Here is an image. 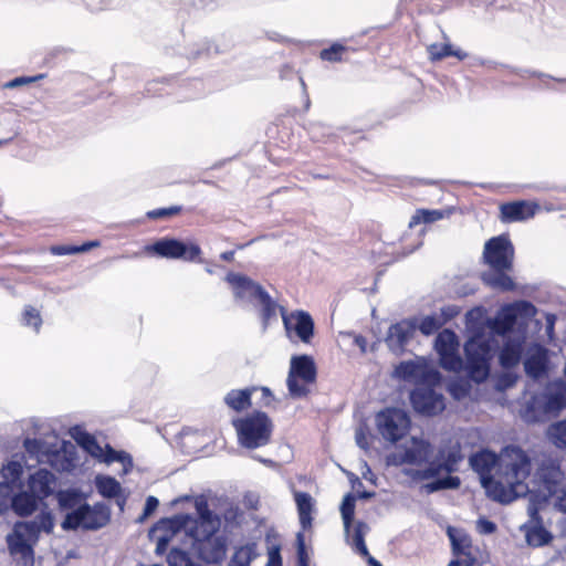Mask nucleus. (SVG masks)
<instances>
[{"label": "nucleus", "mask_w": 566, "mask_h": 566, "mask_svg": "<svg viewBox=\"0 0 566 566\" xmlns=\"http://www.w3.org/2000/svg\"><path fill=\"white\" fill-rule=\"evenodd\" d=\"M524 352V338L507 337L499 353V364L504 369L517 366Z\"/></svg>", "instance_id": "obj_22"}, {"label": "nucleus", "mask_w": 566, "mask_h": 566, "mask_svg": "<svg viewBox=\"0 0 566 566\" xmlns=\"http://www.w3.org/2000/svg\"><path fill=\"white\" fill-rule=\"evenodd\" d=\"M296 558L298 565L308 566L310 556L307 554L304 535L301 532L296 535Z\"/></svg>", "instance_id": "obj_55"}, {"label": "nucleus", "mask_w": 566, "mask_h": 566, "mask_svg": "<svg viewBox=\"0 0 566 566\" xmlns=\"http://www.w3.org/2000/svg\"><path fill=\"white\" fill-rule=\"evenodd\" d=\"M14 528H19L20 532H23L27 538H36L41 533V530L33 520L28 522H18L15 523Z\"/></svg>", "instance_id": "obj_57"}, {"label": "nucleus", "mask_w": 566, "mask_h": 566, "mask_svg": "<svg viewBox=\"0 0 566 566\" xmlns=\"http://www.w3.org/2000/svg\"><path fill=\"white\" fill-rule=\"evenodd\" d=\"M233 426L238 433L239 443L245 449L262 448L271 441L273 423L270 417L263 411L252 413L237 419Z\"/></svg>", "instance_id": "obj_4"}, {"label": "nucleus", "mask_w": 566, "mask_h": 566, "mask_svg": "<svg viewBox=\"0 0 566 566\" xmlns=\"http://www.w3.org/2000/svg\"><path fill=\"white\" fill-rule=\"evenodd\" d=\"M548 350L542 345H534L524 360L525 374L535 380L544 377L548 370Z\"/></svg>", "instance_id": "obj_19"}, {"label": "nucleus", "mask_w": 566, "mask_h": 566, "mask_svg": "<svg viewBox=\"0 0 566 566\" xmlns=\"http://www.w3.org/2000/svg\"><path fill=\"white\" fill-rule=\"evenodd\" d=\"M146 251L164 259H181L196 261L201 249L196 243H186L176 238L164 237L146 247Z\"/></svg>", "instance_id": "obj_10"}, {"label": "nucleus", "mask_w": 566, "mask_h": 566, "mask_svg": "<svg viewBox=\"0 0 566 566\" xmlns=\"http://www.w3.org/2000/svg\"><path fill=\"white\" fill-rule=\"evenodd\" d=\"M515 249L509 235L500 234L484 243L483 261L489 266L481 273L482 282L496 291L507 292L515 289L509 272L513 270Z\"/></svg>", "instance_id": "obj_2"}, {"label": "nucleus", "mask_w": 566, "mask_h": 566, "mask_svg": "<svg viewBox=\"0 0 566 566\" xmlns=\"http://www.w3.org/2000/svg\"><path fill=\"white\" fill-rule=\"evenodd\" d=\"M23 447L31 457L39 458L41 455H48L51 452L48 443L42 439L27 438L23 441Z\"/></svg>", "instance_id": "obj_45"}, {"label": "nucleus", "mask_w": 566, "mask_h": 566, "mask_svg": "<svg viewBox=\"0 0 566 566\" xmlns=\"http://www.w3.org/2000/svg\"><path fill=\"white\" fill-rule=\"evenodd\" d=\"M439 364L447 371L458 373L464 368V363L459 354V349L439 355Z\"/></svg>", "instance_id": "obj_43"}, {"label": "nucleus", "mask_w": 566, "mask_h": 566, "mask_svg": "<svg viewBox=\"0 0 566 566\" xmlns=\"http://www.w3.org/2000/svg\"><path fill=\"white\" fill-rule=\"evenodd\" d=\"M463 558L453 559L449 563L448 566H475L476 565V558L472 555L471 552L465 553L461 555Z\"/></svg>", "instance_id": "obj_63"}, {"label": "nucleus", "mask_w": 566, "mask_h": 566, "mask_svg": "<svg viewBox=\"0 0 566 566\" xmlns=\"http://www.w3.org/2000/svg\"><path fill=\"white\" fill-rule=\"evenodd\" d=\"M106 463L119 462L124 467V473H128L133 468V458L125 451H117L111 446H106V452L104 455Z\"/></svg>", "instance_id": "obj_42"}, {"label": "nucleus", "mask_w": 566, "mask_h": 566, "mask_svg": "<svg viewBox=\"0 0 566 566\" xmlns=\"http://www.w3.org/2000/svg\"><path fill=\"white\" fill-rule=\"evenodd\" d=\"M432 454L433 447L428 440L412 437L410 439V443L405 446L402 451L398 453V464H429V460Z\"/></svg>", "instance_id": "obj_18"}, {"label": "nucleus", "mask_w": 566, "mask_h": 566, "mask_svg": "<svg viewBox=\"0 0 566 566\" xmlns=\"http://www.w3.org/2000/svg\"><path fill=\"white\" fill-rule=\"evenodd\" d=\"M22 473L23 468L18 461H10L2 468V475L6 480L4 482H9L13 486L20 480Z\"/></svg>", "instance_id": "obj_47"}, {"label": "nucleus", "mask_w": 566, "mask_h": 566, "mask_svg": "<svg viewBox=\"0 0 566 566\" xmlns=\"http://www.w3.org/2000/svg\"><path fill=\"white\" fill-rule=\"evenodd\" d=\"M463 350L468 377L475 384L484 382L491 373L493 340L476 333L465 342Z\"/></svg>", "instance_id": "obj_3"}, {"label": "nucleus", "mask_w": 566, "mask_h": 566, "mask_svg": "<svg viewBox=\"0 0 566 566\" xmlns=\"http://www.w3.org/2000/svg\"><path fill=\"white\" fill-rule=\"evenodd\" d=\"M158 505H159L158 499L153 495H149L146 499V502H145V505L143 509V515L140 516L139 520L142 521L144 518L149 517L157 510Z\"/></svg>", "instance_id": "obj_62"}, {"label": "nucleus", "mask_w": 566, "mask_h": 566, "mask_svg": "<svg viewBox=\"0 0 566 566\" xmlns=\"http://www.w3.org/2000/svg\"><path fill=\"white\" fill-rule=\"evenodd\" d=\"M256 300L261 305V319L263 331H265L271 322L276 319V310L279 308V305L266 291L261 293Z\"/></svg>", "instance_id": "obj_35"}, {"label": "nucleus", "mask_w": 566, "mask_h": 566, "mask_svg": "<svg viewBox=\"0 0 566 566\" xmlns=\"http://www.w3.org/2000/svg\"><path fill=\"white\" fill-rule=\"evenodd\" d=\"M418 327V317L403 318L390 325L385 338L388 348L395 354H402L412 339Z\"/></svg>", "instance_id": "obj_15"}, {"label": "nucleus", "mask_w": 566, "mask_h": 566, "mask_svg": "<svg viewBox=\"0 0 566 566\" xmlns=\"http://www.w3.org/2000/svg\"><path fill=\"white\" fill-rule=\"evenodd\" d=\"M507 305L512 308L516 319L518 317L532 318L536 314V307L528 301H517Z\"/></svg>", "instance_id": "obj_48"}, {"label": "nucleus", "mask_w": 566, "mask_h": 566, "mask_svg": "<svg viewBox=\"0 0 566 566\" xmlns=\"http://www.w3.org/2000/svg\"><path fill=\"white\" fill-rule=\"evenodd\" d=\"M532 472L530 455L517 446L506 447L496 469L497 489L492 500L501 504H509L514 500L525 496L528 492L526 480Z\"/></svg>", "instance_id": "obj_1"}, {"label": "nucleus", "mask_w": 566, "mask_h": 566, "mask_svg": "<svg viewBox=\"0 0 566 566\" xmlns=\"http://www.w3.org/2000/svg\"><path fill=\"white\" fill-rule=\"evenodd\" d=\"M193 548L198 557L207 564H220L227 554V541L223 536L193 535Z\"/></svg>", "instance_id": "obj_13"}, {"label": "nucleus", "mask_w": 566, "mask_h": 566, "mask_svg": "<svg viewBox=\"0 0 566 566\" xmlns=\"http://www.w3.org/2000/svg\"><path fill=\"white\" fill-rule=\"evenodd\" d=\"M546 434L556 448L566 450V418L549 424Z\"/></svg>", "instance_id": "obj_40"}, {"label": "nucleus", "mask_w": 566, "mask_h": 566, "mask_svg": "<svg viewBox=\"0 0 566 566\" xmlns=\"http://www.w3.org/2000/svg\"><path fill=\"white\" fill-rule=\"evenodd\" d=\"M410 402L416 412L436 416L444 410L443 396L430 387H417L410 392Z\"/></svg>", "instance_id": "obj_14"}, {"label": "nucleus", "mask_w": 566, "mask_h": 566, "mask_svg": "<svg viewBox=\"0 0 566 566\" xmlns=\"http://www.w3.org/2000/svg\"><path fill=\"white\" fill-rule=\"evenodd\" d=\"M535 481L549 496L556 495L564 480V473L558 461L544 459L535 472Z\"/></svg>", "instance_id": "obj_17"}, {"label": "nucleus", "mask_w": 566, "mask_h": 566, "mask_svg": "<svg viewBox=\"0 0 566 566\" xmlns=\"http://www.w3.org/2000/svg\"><path fill=\"white\" fill-rule=\"evenodd\" d=\"M516 325L515 314L512 313V308L509 305L502 306L496 315L489 319L488 326L490 331L497 336L505 337L509 335Z\"/></svg>", "instance_id": "obj_24"}, {"label": "nucleus", "mask_w": 566, "mask_h": 566, "mask_svg": "<svg viewBox=\"0 0 566 566\" xmlns=\"http://www.w3.org/2000/svg\"><path fill=\"white\" fill-rule=\"evenodd\" d=\"M500 457L489 449H482L472 453L469 458L471 469L480 476L482 488L485 490L486 496L492 500L494 491L497 489L495 484L496 478L492 475V471L499 468Z\"/></svg>", "instance_id": "obj_12"}, {"label": "nucleus", "mask_w": 566, "mask_h": 566, "mask_svg": "<svg viewBox=\"0 0 566 566\" xmlns=\"http://www.w3.org/2000/svg\"><path fill=\"white\" fill-rule=\"evenodd\" d=\"M94 484L98 494L108 500L118 497L123 491L120 483L111 475H96Z\"/></svg>", "instance_id": "obj_30"}, {"label": "nucleus", "mask_w": 566, "mask_h": 566, "mask_svg": "<svg viewBox=\"0 0 566 566\" xmlns=\"http://www.w3.org/2000/svg\"><path fill=\"white\" fill-rule=\"evenodd\" d=\"M521 531L524 532L526 543L532 547L548 545L553 539L552 533L544 527L543 523L522 525Z\"/></svg>", "instance_id": "obj_27"}, {"label": "nucleus", "mask_w": 566, "mask_h": 566, "mask_svg": "<svg viewBox=\"0 0 566 566\" xmlns=\"http://www.w3.org/2000/svg\"><path fill=\"white\" fill-rule=\"evenodd\" d=\"M73 431L76 432V434H72L76 442L85 450H87L91 454L97 455L98 452H102V448L97 443L94 436H92L88 432L80 431L78 427H74Z\"/></svg>", "instance_id": "obj_41"}, {"label": "nucleus", "mask_w": 566, "mask_h": 566, "mask_svg": "<svg viewBox=\"0 0 566 566\" xmlns=\"http://www.w3.org/2000/svg\"><path fill=\"white\" fill-rule=\"evenodd\" d=\"M376 426L385 440L396 443L407 434L410 418L402 409L386 408L376 415Z\"/></svg>", "instance_id": "obj_9"}, {"label": "nucleus", "mask_w": 566, "mask_h": 566, "mask_svg": "<svg viewBox=\"0 0 566 566\" xmlns=\"http://www.w3.org/2000/svg\"><path fill=\"white\" fill-rule=\"evenodd\" d=\"M7 544L11 555H21L23 558L32 557L33 549L23 532L14 528L7 535Z\"/></svg>", "instance_id": "obj_28"}, {"label": "nucleus", "mask_w": 566, "mask_h": 566, "mask_svg": "<svg viewBox=\"0 0 566 566\" xmlns=\"http://www.w3.org/2000/svg\"><path fill=\"white\" fill-rule=\"evenodd\" d=\"M428 53L431 61H440L447 56H450L451 44H437L433 43L428 46Z\"/></svg>", "instance_id": "obj_53"}, {"label": "nucleus", "mask_w": 566, "mask_h": 566, "mask_svg": "<svg viewBox=\"0 0 566 566\" xmlns=\"http://www.w3.org/2000/svg\"><path fill=\"white\" fill-rule=\"evenodd\" d=\"M451 210H429V209H418L416 213L411 217V220L409 221V227L413 228L417 224L420 223H432L438 220L443 219L444 217H449L451 214Z\"/></svg>", "instance_id": "obj_37"}, {"label": "nucleus", "mask_w": 566, "mask_h": 566, "mask_svg": "<svg viewBox=\"0 0 566 566\" xmlns=\"http://www.w3.org/2000/svg\"><path fill=\"white\" fill-rule=\"evenodd\" d=\"M310 134L313 139L319 142L324 137H328L332 134V132H331V127L317 123V124L311 125Z\"/></svg>", "instance_id": "obj_60"}, {"label": "nucleus", "mask_w": 566, "mask_h": 566, "mask_svg": "<svg viewBox=\"0 0 566 566\" xmlns=\"http://www.w3.org/2000/svg\"><path fill=\"white\" fill-rule=\"evenodd\" d=\"M226 281L232 286L237 300L258 298L265 290L247 275L229 272Z\"/></svg>", "instance_id": "obj_20"}, {"label": "nucleus", "mask_w": 566, "mask_h": 566, "mask_svg": "<svg viewBox=\"0 0 566 566\" xmlns=\"http://www.w3.org/2000/svg\"><path fill=\"white\" fill-rule=\"evenodd\" d=\"M111 521V509L104 502L94 505L85 502L74 511L67 512L61 526L64 531H97L106 526Z\"/></svg>", "instance_id": "obj_5"}, {"label": "nucleus", "mask_w": 566, "mask_h": 566, "mask_svg": "<svg viewBox=\"0 0 566 566\" xmlns=\"http://www.w3.org/2000/svg\"><path fill=\"white\" fill-rule=\"evenodd\" d=\"M44 74H38L35 76H19V77H14L13 80L9 81L8 83H6L4 87L7 88H15V87H20L22 85H27V84H31V83H34L39 80H42L44 78Z\"/></svg>", "instance_id": "obj_59"}, {"label": "nucleus", "mask_w": 566, "mask_h": 566, "mask_svg": "<svg viewBox=\"0 0 566 566\" xmlns=\"http://www.w3.org/2000/svg\"><path fill=\"white\" fill-rule=\"evenodd\" d=\"M22 321L24 325L32 326L35 332H39L42 325L40 312L32 306H25Z\"/></svg>", "instance_id": "obj_50"}, {"label": "nucleus", "mask_w": 566, "mask_h": 566, "mask_svg": "<svg viewBox=\"0 0 566 566\" xmlns=\"http://www.w3.org/2000/svg\"><path fill=\"white\" fill-rule=\"evenodd\" d=\"M282 321L286 333L294 332L296 337L304 344H310L314 336V321L305 311H294L286 314L284 307H280Z\"/></svg>", "instance_id": "obj_16"}, {"label": "nucleus", "mask_w": 566, "mask_h": 566, "mask_svg": "<svg viewBox=\"0 0 566 566\" xmlns=\"http://www.w3.org/2000/svg\"><path fill=\"white\" fill-rule=\"evenodd\" d=\"M539 509H541V501L537 500V496H532L530 499V502L527 505L528 521L526 523H524L523 525L542 524L543 520L539 515Z\"/></svg>", "instance_id": "obj_51"}, {"label": "nucleus", "mask_w": 566, "mask_h": 566, "mask_svg": "<svg viewBox=\"0 0 566 566\" xmlns=\"http://www.w3.org/2000/svg\"><path fill=\"white\" fill-rule=\"evenodd\" d=\"M448 391L455 400H461L469 396L471 384L462 378L454 379L449 382Z\"/></svg>", "instance_id": "obj_46"}, {"label": "nucleus", "mask_w": 566, "mask_h": 566, "mask_svg": "<svg viewBox=\"0 0 566 566\" xmlns=\"http://www.w3.org/2000/svg\"><path fill=\"white\" fill-rule=\"evenodd\" d=\"M356 497L353 493L344 496L340 504V515L344 524V532L348 535L355 518Z\"/></svg>", "instance_id": "obj_39"}, {"label": "nucleus", "mask_w": 566, "mask_h": 566, "mask_svg": "<svg viewBox=\"0 0 566 566\" xmlns=\"http://www.w3.org/2000/svg\"><path fill=\"white\" fill-rule=\"evenodd\" d=\"M538 206L536 203L518 200L501 205V220L503 222L524 221L534 217Z\"/></svg>", "instance_id": "obj_21"}, {"label": "nucleus", "mask_w": 566, "mask_h": 566, "mask_svg": "<svg viewBox=\"0 0 566 566\" xmlns=\"http://www.w3.org/2000/svg\"><path fill=\"white\" fill-rule=\"evenodd\" d=\"M33 521L36 523L41 532L50 534L54 527V517L51 512L42 511Z\"/></svg>", "instance_id": "obj_54"}, {"label": "nucleus", "mask_w": 566, "mask_h": 566, "mask_svg": "<svg viewBox=\"0 0 566 566\" xmlns=\"http://www.w3.org/2000/svg\"><path fill=\"white\" fill-rule=\"evenodd\" d=\"M55 475L48 469H39L29 478V489L41 501L49 497L53 493V484Z\"/></svg>", "instance_id": "obj_23"}, {"label": "nucleus", "mask_w": 566, "mask_h": 566, "mask_svg": "<svg viewBox=\"0 0 566 566\" xmlns=\"http://www.w3.org/2000/svg\"><path fill=\"white\" fill-rule=\"evenodd\" d=\"M83 2L91 11L114 9L117 6L116 0H83Z\"/></svg>", "instance_id": "obj_58"}, {"label": "nucleus", "mask_w": 566, "mask_h": 566, "mask_svg": "<svg viewBox=\"0 0 566 566\" xmlns=\"http://www.w3.org/2000/svg\"><path fill=\"white\" fill-rule=\"evenodd\" d=\"M476 528L481 534L491 535L496 531V524L485 517H480L476 521Z\"/></svg>", "instance_id": "obj_61"}, {"label": "nucleus", "mask_w": 566, "mask_h": 566, "mask_svg": "<svg viewBox=\"0 0 566 566\" xmlns=\"http://www.w3.org/2000/svg\"><path fill=\"white\" fill-rule=\"evenodd\" d=\"M463 459L459 442L441 446L432 461L424 469H406L403 473L416 481H424L437 478L441 471L453 473Z\"/></svg>", "instance_id": "obj_6"}, {"label": "nucleus", "mask_w": 566, "mask_h": 566, "mask_svg": "<svg viewBox=\"0 0 566 566\" xmlns=\"http://www.w3.org/2000/svg\"><path fill=\"white\" fill-rule=\"evenodd\" d=\"M294 500L297 507L300 524L302 528L308 530L312 526V512L314 509V499L307 492L294 491Z\"/></svg>", "instance_id": "obj_26"}, {"label": "nucleus", "mask_w": 566, "mask_h": 566, "mask_svg": "<svg viewBox=\"0 0 566 566\" xmlns=\"http://www.w3.org/2000/svg\"><path fill=\"white\" fill-rule=\"evenodd\" d=\"M13 492L14 488L9 482H0V515L10 511Z\"/></svg>", "instance_id": "obj_49"}, {"label": "nucleus", "mask_w": 566, "mask_h": 566, "mask_svg": "<svg viewBox=\"0 0 566 566\" xmlns=\"http://www.w3.org/2000/svg\"><path fill=\"white\" fill-rule=\"evenodd\" d=\"M395 376L405 381L428 386L437 385L441 379L440 373L424 357L399 363L395 368Z\"/></svg>", "instance_id": "obj_11"}, {"label": "nucleus", "mask_w": 566, "mask_h": 566, "mask_svg": "<svg viewBox=\"0 0 566 566\" xmlns=\"http://www.w3.org/2000/svg\"><path fill=\"white\" fill-rule=\"evenodd\" d=\"M181 211L180 206H171L168 208H159L150 210L146 213L147 218L156 220V219H164L171 216H175Z\"/></svg>", "instance_id": "obj_56"}, {"label": "nucleus", "mask_w": 566, "mask_h": 566, "mask_svg": "<svg viewBox=\"0 0 566 566\" xmlns=\"http://www.w3.org/2000/svg\"><path fill=\"white\" fill-rule=\"evenodd\" d=\"M566 407V382L555 381L541 396L527 402L523 418L527 422H537L542 415L559 412Z\"/></svg>", "instance_id": "obj_7"}, {"label": "nucleus", "mask_w": 566, "mask_h": 566, "mask_svg": "<svg viewBox=\"0 0 566 566\" xmlns=\"http://www.w3.org/2000/svg\"><path fill=\"white\" fill-rule=\"evenodd\" d=\"M258 557L255 544H247L235 549L228 566H251Z\"/></svg>", "instance_id": "obj_38"}, {"label": "nucleus", "mask_w": 566, "mask_h": 566, "mask_svg": "<svg viewBox=\"0 0 566 566\" xmlns=\"http://www.w3.org/2000/svg\"><path fill=\"white\" fill-rule=\"evenodd\" d=\"M444 323L446 321L441 319L437 315H427L422 317L420 321L418 319L417 329H419L422 335L430 336L437 333Z\"/></svg>", "instance_id": "obj_44"}, {"label": "nucleus", "mask_w": 566, "mask_h": 566, "mask_svg": "<svg viewBox=\"0 0 566 566\" xmlns=\"http://www.w3.org/2000/svg\"><path fill=\"white\" fill-rule=\"evenodd\" d=\"M40 501L41 500L31 491H21L17 494L13 493L10 510L19 516H28L38 509Z\"/></svg>", "instance_id": "obj_25"}, {"label": "nucleus", "mask_w": 566, "mask_h": 566, "mask_svg": "<svg viewBox=\"0 0 566 566\" xmlns=\"http://www.w3.org/2000/svg\"><path fill=\"white\" fill-rule=\"evenodd\" d=\"M367 531H368V525L365 522L358 521L354 525L353 534L350 535V532H349L348 536H347V534L345 533V536H346L347 544H349L357 554H359L364 557H367V559H368L369 556H371V555L369 554L368 548L365 543V534Z\"/></svg>", "instance_id": "obj_29"}, {"label": "nucleus", "mask_w": 566, "mask_h": 566, "mask_svg": "<svg viewBox=\"0 0 566 566\" xmlns=\"http://www.w3.org/2000/svg\"><path fill=\"white\" fill-rule=\"evenodd\" d=\"M447 535L450 539L453 555L460 557L461 555L471 552L472 542L469 535L452 526L447 528Z\"/></svg>", "instance_id": "obj_34"}, {"label": "nucleus", "mask_w": 566, "mask_h": 566, "mask_svg": "<svg viewBox=\"0 0 566 566\" xmlns=\"http://www.w3.org/2000/svg\"><path fill=\"white\" fill-rule=\"evenodd\" d=\"M254 390V387L245 389H232L226 395L224 402L234 411L245 410L251 406V396Z\"/></svg>", "instance_id": "obj_32"}, {"label": "nucleus", "mask_w": 566, "mask_h": 566, "mask_svg": "<svg viewBox=\"0 0 566 566\" xmlns=\"http://www.w3.org/2000/svg\"><path fill=\"white\" fill-rule=\"evenodd\" d=\"M220 526V520L218 515L212 511L202 513L198 515V521H196V525L190 528V535H213L218 532Z\"/></svg>", "instance_id": "obj_31"}, {"label": "nucleus", "mask_w": 566, "mask_h": 566, "mask_svg": "<svg viewBox=\"0 0 566 566\" xmlns=\"http://www.w3.org/2000/svg\"><path fill=\"white\" fill-rule=\"evenodd\" d=\"M269 559L266 566H283L280 547L273 546L269 549Z\"/></svg>", "instance_id": "obj_64"}, {"label": "nucleus", "mask_w": 566, "mask_h": 566, "mask_svg": "<svg viewBox=\"0 0 566 566\" xmlns=\"http://www.w3.org/2000/svg\"><path fill=\"white\" fill-rule=\"evenodd\" d=\"M62 511H74L85 503V495L77 489L61 490L56 494Z\"/></svg>", "instance_id": "obj_33"}, {"label": "nucleus", "mask_w": 566, "mask_h": 566, "mask_svg": "<svg viewBox=\"0 0 566 566\" xmlns=\"http://www.w3.org/2000/svg\"><path fill=\"white\" fill-rule=\"evenodd\" d=\"M345 46L339 43H334L329 48L321 51V59L328 62H338L342 60V53Z\"/></svg>", "instance_id": "obj_52"}, {"label": "nucleus", "mask_w": 566, "mask_h": 566, "mask_svg": "<svg viewBox=\"0 0 566 566\" xmlns=\"http://www.w3.org/2000/svg\"><path fill=\"white\" fill-rule=\"evenodd\" d=\"M434 349L438 355L455 352L459 349V340L457 334L451 329L440 332L434 340Z\"/></svg>", "instance_id": "obj_36"}, {"label": "nucleus", "mask_w": 566, "mask_h": 566, "mask_svg": "<svg viewBox=\"0 0 566 566\" xmlns=\"http://www.w3.org/2000/svg\"><path fill=\"white\" fill-rule=\"evenodd\" d=\"M316 365L311 356H293L286 379L290 396L294 399L306 397L310 392L307 385L316 380Z\"/></svg>", "instance_id": "obj_8"}]
</instances>
